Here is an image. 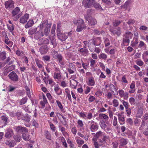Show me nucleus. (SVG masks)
<instances>
[{
	"instance_id": "nucleus-1",
	"label": "nucleus",
	"mask_w": 148,
	"mask_h": 148,
	"mask_svg": "<svg viewBox=\"0 0 148 148\" xmlns=\"http://www.w3.org/2000/svg\"><path fill=\"white\" fill-rule=\"evenodd\" d=\"M51 23H48V20H44L42 21L40 25V28L42 29L43 27H45L44 30V34L47 36L50 31Z\"/></svg>"
},
{
	"instance_id": "nucleus-2",
	"label": "nucleus",
	"mask_w": 148,
	"mask_h": 148,
	"mask_svg": "<svg viewBox=\"0 0 148 148\" xmlns=\"http://www.w3.org/2000/svg\"><path fill=\"white\" fill-rule=\"evenodd\" d=\"M52 55L53 58L57 59L61 64H64V58L61 54H58V52L56 51H53L52 52Z\"/></svg>"
},
{
	"instance_id": "nucleus-3",
	"label": "nucleus",
	"mask_w": 148,
	"mask_h": 148,
	"mask_svg": "<svg viewBox=\"0 0 148 148\" xmlns=\"http://www.w3.org/2000/svg\"><path fill=\"white\" fill-rule=\"evenodd\" d=\"M95 0H83V4L85 8H90L93 7Z\"/></svg>"
},
{
	"instance_id": "nucleus-4",
	"label": "nucleus",
	"mask_w": 148,
	"mask_h": 148,
	"mask_svg": "<svg viewBox=\"0 0 148 148\" xmlns=\"http://www.w3.org/2000/svg\"><path fill=\"white\" fill-rule=\"evenodd\" d=\"M85 18L88 21V23L90 25H94L97 23L96 20L90 16H86Z\"/></svg>"
},
{
	"instance_id": "nucleus-5",
	"label": "nucleus",
	"mask_w": 148,
	"mask_h": 148,
	"mask_svg": "<svg viewBox=\"0 0 148 148\" xmlns=\"http://www.w3.org/2000/svg\"><path fill=\"white\" fill-rule=\"evenodd\" d=\"M16 131L19 133H27L28 130L25 127H23L20 125L16 127Z\"/></svg>"
},
{
	"instance_id": "nucleus-6",
	"label": "nucleus",
	"mask_w": 148,
	"mask_h": 148,
	"mask_svg": "<svg viewBox=\"0 0 148 148\" xmlns=\"http://www.w3.org/2000/svg\"><path fill=\"white\" fill-rule=\"evenodd\" d=\"M9 78L12 81L17 82L18 80V77L16 73L14 71L10 72L8 75Z\"/></svg>"
},
{
	"instance_id": "nucleus-7",
	"label": "nucleus",
	"mask_w": 148,
	"mask_h": 148,
	"mask_svg": "<svg viewBox=\"0 0 148 148\" xmlns=\"http://www.w3.org/2000/svg\"><path fill=\"white\" fill-rule=\"evenodd\" d=\"M94 121L92 120L88 121V123L89 125H90V130L92 132H93L97 130L98 128V126L96 124H94Z\"/></svg>"
},
{
	"instance_id": "nucleus-8",
	"label": "nucleus",
	"mask_w": 148,
	"mask_h": 148,
	"mask_svg": "<svg viewBox=\"0 0 148 148\" xmlns=\"http://www.w3.org/2000/svg\"><path fill=\"white\" fill-rule=\"evenodd\" d=\"M14 135L12 130L10 128L7 129L5 131V136L6 138L10 139Z\"/></svg>"
},
{
	"instance_id": "nucleus-9",
	"label": "nucleus",
	"mask_w": 148,
	"mask_h": 148,
	"mask_svg": "<svg viewBox=\"0 0 148 148\" xmlns=\"http://www.w3.org/2000/svg\"><path fill=\"white\" fill-rule=\"evenodd\" d=\"M67 70L70 74H73L76 71L75 66L72 63H70L69 64Z\"/></svg>"
},
{
	"instance_id": "nucleus-10",
	"label": "nucleus",
	"mask_w": 148,
	"mask_h": 148,
	"mask_svg": "<svg viewBox=\"0 0 148 148\" xmlns=\"http://www.w3.org/2000/svg\"><path fill=\"white\" fill-rule=\"evenodd\" d=\"M44 35V33L43 32L42 30L40 28V30L37 32H36L34 34V38L36 40H38Z\"/></svg>"
},
{
	"instance_id": "nucleus-11",
	"label": "nucleus",
	"mask_w": 148,
	"mask_h": 148,
	"mask_svg": "<svg viewBox=\"0 0 148 148\" xmlns=\"http://www.w3.org/2000/svg\"><path fill=\"white\" fill-rule=\"evenodd\" d=\"M14 2L12 0H8L5 2V7L6 9L13 8L14 7Z\"/></svg>"
},
{
	"instance_id": "nucleus-12",
	"label": "nucleus",
	"mask_w": 148,
	"mask_h": 148,
	"mask_svg": "<svg viewBox=\"0 0 148 148\" xmlns=\"http://www.w3.org/2000/svg\"><path fill=\"white\" fill-rule=\"evenodd\" d=\"M29 14H25L24 15L22 16L20 19V22L22 24H24L26 23L29 18Z\"/></svg>"
},
{
	"instance_id": "nucleus-13",
	"label": "nucleus",
	"mask_w": 148,
	"mask_h": 148,
	"mask_svg": "<svg viewBox=\"0 0 148 148\" xmlns=\"http://www.w3.org/2000/svg\"><path fill=\"white\" fill-rule=\"evenodd\" d=\"M118 120L120 124L121 125H123L125 123V118L124 116L122 115L120 113L117 114Z\"/></svg>"
},
{
	"instance_id": "nucleus-14",
	"label": "nucleus",
	"mask_w": 148,
	"mask_h": 148,
	"mask_svg": "<svg viewBox=\"0 0 148 148\" xmlns=\"http://www.w3.org/2000/svg\"><path fill=\"white\" fill-rule=\"evenodd\" d=\"M48 49L47 46H43L40 47L39 51L41 54H43L47 52Z\"/></svg>"
},
{
	"instance_id": "nucleus-15",
	"label": "nucleus",
	"mask_w": 148,
	"mask_h": 148,
	"mask_svg": "<svg viewBox=\"0 0 148 148\" xmlns=\"http://www.w3.org/2000/svg\"><path fill=\"white\" fill-rule=\"evenodd\" d=\"M123 36V37H125V38H127L130 40V39L132 38L133 34L132 32L128 31L124 34Z\"/></svg>"
},
{
	"instance_id": "nucleus-16",
	"label": "nucleus",
	"mask_w": 148,
	"mask_h": 148,
	"mask_svg": "<svg viewBox=\"0 0 148 148\" xmlns=\"http://www.w3.org/2000/svg\"><path fill=\"white\" fill-rule=\"evenodd\" d=\"M130 42V40L127 38H125V37H123L122 40V42L121 45L123 46L128 45Z\"/></svg>"
},
{
	"instance_id": "nucleus-17",
	"label": "nucleus",
	"mask_w": 148,
	"mask_h": 148,
	"mask_svg": "<svg viewBox=\"0 0 148 148\" xmlns=\"http://www.w3.org/2000/svg\"><path fill=\"white\" fill-rule=\"evenodd\" d=\"M30 115H28V114H26L25 115L23 116L21 118V120L25 121L26 122H29L30 120Z\"/></svg>"
},
{
	"instance_id": "nucleus-18",
	"label": "nucleus",
	"mask_w": 148,
	"mask_h": 148,
	"mask_svg": "<svg viewBox=\"0 0 148 148\" xmlns=\"http://www.w3.org/2000/svg\"><path fill=\"white\" fill-rule=\"evenodd\" d=\"M86 47L84 46L83 48L80 49L79 51L84 56H86L88 54V50L86 49Z\"/></svg>"
},
{
	"instance_id": "nucleus-19",
	"label": "nucleus",
	"mask_w": 148,
	"mask_h": 148,
	"mask_svg": "<svg viewBox=\"0 0 148 148\" xmlns=\"http://www.w3.org/2000/svg\"><path fill=\"white\" fill-rule=\"evenodd\" d=\"M91 41L92 44H93L95 46L99 45L101 43V40L99 39H97L95 41L94 39H92L90 40Z\"/></svg>"
},
{
	"instance_id": "nucleus-20",
	"label": "nucleus",
	"mask_w": 148,
	"mask_h": 148,
	"mask_svg": "<svg viewBox=\"0 0 148 148\" xmlns=\"http://www.w3.org/2000/svg\"><path fill=\"white\" fill-rule=\"evenodd\" d=\"M22 136L23 139L25 141H29L30 139V135L25 133H22Z\"/></svg>"
},
{
	"instance_id": "nucleus-21",
	"label": "nucleus",
	"mask_w": 148,
	"mask_h": 148,
	"mask_svg": "<svg viewBox=\"0 0 148 148\" xmlns=\"http://www.w3.org/2000/svg\"><path fill=\"white\" fill-rule=\"evenodd\" d=\"M86 28V26L85 24L83 25H78L77 28L76 29V31L77 32H79L82 31L83 29H84Z\"/></svg>"
},
{
	"instance_id": "nucleus-22",
	"label": "nucleus",
	"mask_w": 148,
	"mask_h": 148,
	"mask_svg": "<svg viewBox=\"0 0 148 148\" xmlns=\"http://www.w3.org/2000/svg\"><path fill=\"white\" fill-rule=\"evenodd\" d=\"M20 8L18 7H16L12 11V14L13 16L16 15L20 11Z\"/></svg>"
},
{
	"instance_id": "nucleus-23",
	"label": "nucleus",
	"mask_w": 148,
	"mask_h": 148,
	"mask_svg": "<svg viewBox=\"0 0 148 148\" xmlns=\"http://www.w3.org/2000/svg\"><path fill=\"white\" fill-rule=\"evenodd\" d=\"M1 119L4 123V126L6 125L7 124L8 120L7 116L5 115L2 116L1 117Z\"/></svg>"
},
{
	"instance_id": "nucleus-24",
	"label": "nucleus",
	"mask_w": 148,
	"mask_h": 148,
	"mask_svg": "<svg viewBox=\"0 0 148 148\" xmlns=\"http://www.w3.org/2000/svg\"><path fill=\"white\" fill-rule=\"evenodd\" d=\"M59 39L61 40L62 41H65L67 38V36L66 34H60L58 36Z\"/></svg>"
},
{
	"instance_id": "nucleus-25",
	"label": "nucleus",
	"mask_w": 148,
	"mask_h": 148,
	"mask_svg": "<svg viewBox=\"0 0 148 148\" xmlns=\"http://www.w3.org/2000/svg\"><path fill=\"white\" fill-rule=\"evenodd\" d=\"M5 42L9 46H12V42L8 40L9 38L6 34H5Z\"/></svg>"
},
{
	"instance_id": "nucleus-26",
	"label": "nucleus",
	"mask_w": 148,
	"mask_h": 148,
	"mask_svg": "<svg viewBox=\"0 0 148 148\" xmlns=\"http://www.w3.org/2000/svg\"><path fill=\"white\" fill-rule=\"evenodd\" d=\"M119 144L121 146L125 145L127 143V141L126 139L124 138H122L119 140Z\"/></svg>"
},
{
	"instance_id": "nucleus-27",
	"label": "nucleus",
	"mask_w": 148,
	"mask_h": 148,
	"mask_svg": "<svg viewBox=\"0 0 148 148\" xmlns=\"http://www.w3.org/2000/svg\"><path fill=\"white\" fill-rule=\"evenodd\" d=\"M77 82L75 80L70 81V85L72 88L75 89L77 84Z\"/></svg>"
},
{
	"instance_id": "nucleus-28",
	"label": "nucleus",
	"mask_w": 148,
	"mask_h": 148,
	"mask_svg": "<svg viewBox=\"0 0 148 148\" xmlns=\"http://www.w3.org/2000/svg\"><path fill=\"white\" fill-rule=\"evenodd\" d=\"M99 118L104 119L105 121H107L108 119V116L105 114L100 113L99 114Z\"/></svg>"
},
{
	"instance_id": "nucleus-29",
	"label": "nucleus",
	"mask_w": 148,
	"mask_h": 148,
	"mask_svg": "<svg viewBox=\"0 0 148 148\" xmlns=\"http://www.w3.org/2000/svg\"><path fill=\"white\" fill-rule=\"evenodd\" d=\"M131 3V1L129 0L126 2L123 5H121L120 7L121 8H123L126 9L127 8L128 5Z\"/></svg>"
},
{
	"instance_id": "nucleus-30",
	"label": "nucleus",
	"mask_w": 148,
	"mask_h": 148,
	"mask_svg": "<svg viewBox=\"0 0 148 148\" xmlns=\"http://www.w3.org/2000/svg\"><path fill=\"white\" fill-rule=\"evenodd\" d=\"M34 22L33 20H30L27 22V23L25 25V27L26 28H28L32 26Z\"/></svg>"
},
{
	"instance_id": "nucleus-31",
	"label": "nucleus",
	"mask_w": 148,
	"mask_h": 148,
	"mask_svg": "<svg viewBox=\"0 0 148 148\" xmlns=\"http://www.w3.org/2000/svg\"><path fill=\"white\" fill-rule=\"evenodd\" d=\"M23 116V114L21 112H17L15 113V116L17 118L18 120L21 119L22 117Z\"/></svg>"
},
{
	"instance_id": "nucleus-32",
	"label": "nucleus",
	"mask_w": 148,
	"mask_h": 148,
	"mask_svg": "<svg viewBox=\"0 0 148 148\" xmlns=\"http://www.w3.org/2000/svg\"><path fill=\"white\" fill-rule=\"evenodd\" d=\"M110 89L111 90L112 92L113 93H114V92L113 90H112V89H113L116 92V93H114V95H118V92L117 90H116V88L114 86V85L113 84H111L110 85Z\"/></svg>"
},
{
	"instance_id": "nucleus-33",
	"label": "nucleus",
	"mask_w": 148,
	"mask_h": 148,
	"mask_svg": "<svg viewBox=\"0 0 148 148\" xmlns=\"http://www.w3.org/2000/svg\"><path fill=\"white\" fill-rule=\"evenodd\" d=\"M37 30V29L36 27L32 28H31L28 31V33L29 35H33L34 34H35V32Z\"/></svg>"
},
{
	"instance_id": "nucleus-34",
	"label": "nucleus",
	"mask_w": 148,
	"mask_h": 148,
	"mask_svg": "<svg viewBox=\"0 0 148 148\" xmlns=\"http://www.w3.org/2000/svg\"><path fill=\"white\" fill-rule=\"evenodd\" d=\"M27 98L26 97L23 98L20 100L19 102L20 105H22L25 103L27 102Z\"/></svg>"
},
{
	"instance_id": "nucleus-35",
	"label": "nucleus",
	"mask_w": 148,
	"mask_h": 148,
	"mask_svg": "<svg viewBox=\"0 0 148 148\" xmlns=\"http://www.w3.org/2000/svg\"><path fill=\"white\" fill-rule=\"evenodd\" d=\"M88 47L89 49L92 52L95 49V46L93 44H92V43H91V41L90 42V43H89V44L88 45Z\"/></svg>"
},
{
	"instance_id": "nucleus-36",
	"label": "nucleus",
	"mask_w": 148,
	"mask_h": 148,
	"mask_svg": "<svg viewBox=\"0 0 148 148\" xmlns=\"http://www.w3.org/2000/svg\"><path fill=\"white\" fill-rule=\"evenodd\" d=\"M54 89L55 92L58 95H60L62 93V90L58 87H55Z\"/></svg>"
},
{
	"instance_id": "nucleus-37",
	"label": "nucleus",
	"mask_w": 148,
	"mask_h": 148,
	"mask_svg": "<svg viewBox=\"0 0 148 148\" xmlns=\"http://www.w3.org/2000/svg\"><path fill=\"white\" fill-rule=\"evenodd\" d=\"M95 84V82L94 78H90L89 79L88 85L90 86H94Z\"/></svg>"
},
{
	"instance_id": "nucleus-38",
	"label": "nucleus",
	"mask_w": 148,
	"mask_h": 148,
	"mask_svg": "<svg viewBox=\"0 0 148 148\" xmlns=\"http://www.w3.org/2000/svg\"><path fill=\"white\" fill-rule=\"evenodd\" d=\"M51 44L53 45V47H55L57 44L55 38L53 37H52L51 39Z\"/></svg>"
},
{
	"instance_id": "nucleus-39",
	"label": "nucleus",
	"mask_w": 148,
	"mask_h": 148,
	"mask_svg": "<svg viewBox=\"0 0 148 148\" xmlns=\"http://www.w3.org/2000/svg\"><path fill=\"white\" fill-rule=\"evenodd\" d=\"M103 135V133L101 131H99L96 133L95 136L97 138H99L102 137Z\"/></svg>"
},
{
	"instance_id": "nucleus-40",
	"label": "nucleus",
	"mask_w": 148,
	"mask_h": 148,
	"mask_svg": "<svg viewBox=\"0 0 148 148\" xmlns=\"http://www.w3.org/2000/svg\"><path fill=\"white\" fill-rule=\"evenodd\" d=\"M56 103L58 105V106L60 108L62 112H64V110L63 108V106L62 105L61 103L58 101H56Z\"/></svg>"
},
{
	"instance_id": "nucleus-41",
	"label": "nucleus",
	"mask_w": 148,
	"mask_h": 148,
	"mask_svg": "<svg viewBox=\"0 0 148 148\" xmlns=\"http://www.w3.org/2000/svg\"><path fill=\"white\" fill-rule=\"evenodd\" d=\"M99 58L100 59H103L105 60L107 58V55L104 53H101L99 56Z\"/></svg>"
},
{
	"instance_id": "nucleus-42",
	"label": "nucleus",
	"mask_w": 148,
	"mask_h": 148,
	"mask_svg": "<svg viewBox=\"0 0 148 148\" xmlns=\"http://www.w3.org/2000/svg\"><path fill=\"white\" fill-rule=\"evenodd\" d=\"M100 125L101 128L103 130H105L107 126L104 121L103 120L101 122Z\"/></svg>"
},
{
	"instance_id": "nucleus-43",
	"label": "nucleus",
	"mask_w": 148,
	"mask_h": 148,
	"mask_svg": "<svg viewBox=\"0 0 148 148\" xmlns=\"http://www.w3.org/2000/svg\"><path fill=\"white\" fill-rule=\"evenodd\" d=\"M54 75V77L55 79H59L61 78V75L60 73H55Z\"/></svg>"
},
{
	"instance_id": "nucleus-44",
	"label": "nucleus",
	"mask_w": 148,
	"mask_h": 148,
	"mask_svg": "<svg viewBox=\"0 0 148 148\" xmlns=\"http://www.w3.org/2000/svg\"><path fill=\"white\" fill-rule=\"evenodd\" d=\"M45 135L47 139L49 140H51V134L48 131L45 132Z\"/></svg>"
},
{
	"instance_id": "nucleus-45",
	"label": "nucleus",
	"mask_w": 148,
	"mask_h": 148,
	"mask_svg": "<svg viewBox=\"0 0 148 148\" xmlns=\"http://www.w3.org/2000/svg\"><path fill=\"white\" fill-rule=\"evenodd\" d=\"M6 53L4 52H2L0 54V58L3 60L5 59Z\"/></svg>"
},
{
	"instance_id": "nucleus-46",
	"label": "nucleus",
	"mask_w": 148,
	"mask_h": 148,
	"mask_svg": "<svg viewBox=\"0 0 148 148\" xmlns=\"http://www.w3.org/2000/svg\"><path fill=\"white\" fill-rule=\"evenodd\" d=\"M25 89L26 90V93L28 96L29 98L30 97L31 95L30 94V91L29 88L27 86H26L25 87Z\"/></svg>"
},
{
	"instance_id": "nucleus-47",
	"label": "nucleus",
	"mask_w": 148,
	"mask_h": 148,
	"mask_svg": "<svg viewBox=\"0 0 148 148\" xmlns=\"http://www.w3.org/2000/svg\"><path fill=\"white\" fill-rule=\"evenodd\" d=\"M122 21L118 20L115 21L113 23L114 26L117 27L121 23Z\"/></svg>"
},
{
	"instance_id": "nucleus-48",
	"label": "nucleus",
	"mask_w": 148,
	"mask_h": 148,
	"mask_svg": "<svg viewBox=\"0 0 148 148\" xmlns=\"http://www.w3.org/2000/svg\"><path fill=\"white\" fill-rule=\"evenodd\" d=\"M42 43L45 44H48L49 42V40L47 38H43L41 41Z\"/></svg>"
},
{
	"instance_id": "nucleus-49",
	"label": "nucleus",
	"mask_w": 148,
	"mask_h": 148,
	"mask_svg": "<svg viewBox=\"0 0 148 148\" xmlns=\"http://www.w3.org/2000/svg\"><path fill=\"white\" fill-rule=\"evenodd\" d=\"M8 29L10 32H12L14 29V26L13 24L10 26H8Z\"/></svg>"
},
{
	"instance_id": "nucleus-50",
	"label": "nucleus",
	"mask_w": 148,
	"mask_h": 148,
	"mask_svg": "<svg viewBox=\"0 0 148 148\" xmlns=\"http://www.w3.org/2000/svg\"><path fill=\"white\" fill-rule=\"evenodd\" d=\"M14 138L17 142H19L21 140V137L18 135L14 136Z\"/></svg>"
},
{
	"instance_id": "nucleus-51",
	"label": "nucleus",
	"mask_w": 148,
	"mask_h": 148,
	"mask_svg": "<svg viewBox=\"0 0 148 148\" xmlns=\"http://www.w3.org/2000/svg\"><path fill=\"white\" fill-rule=\"evenodd\" d=\"M113 106L117 107L119 106V102L116 99H114L112 101Z\"/></svg>"
},
{
	"instance_id": "nucleus-52",
	"label": "nucleus",
	"mask_w": 148,
	"mask_h": 148,
	"mask_svg": "<svg viewBox=\"0 0 148 148\" xmlns=\"http://www.w3.org/2000/svg\"><path fill=\"white\" fill-rule=\"evenodd\" d=\"M118 31H112V32L113 34H116L118 36H119L121 34V32L120 30V28H119Z\"/></svg>"
},
{
	"instance_id": "nucleus-53",
	"label": "nucleus",
	"mask_w": 148,
	"mask_h": 148,
	"mask_svg": "<svg viewBox=\"0 0 148 148\" xmlns=\"http://www.w3.org/2000/svg\"><path fill=\"white\" fill-rule=\"evenodd\" d=\"M105 46L106 47H108L110 45V42L108 38H106L104 41Z\"/></svg>"
},
{
	"instance_id": "nucleus-54",
	"label": "nucleus",
	"mask_w": 148,
	"mask_h": 148,
	"mask_svg": "<svg viewBox=\"0 0 148 148\" xmlns=\"http://www.w3.org/2000/svg\"><path fill=\"white\" fill-rule=\"evenodd\" d=\"M102 2L109 5L111 4L112 0H101Z\"/></svg>"
},
{
	"instance_id": "nucleus-55",
	"label": "nucleus",
	"mask_w": 148,
	"mask_h": 148,
	"mask_svg": "<svg viewBox=\"0 0 148 148\" xmlns=\"http://www.w3.org/2000/svg\"><path fill=\"white\" fill-rule=\"evenodd\" d=\"M36 63L38 67L39 68H41L42 67V65L41 64L42 62L38 60L36 61Z\"/></svg>"
},
{
	"instance_id": "nucleus-56",
	"label": "nucleus",
	"mask_w": 148,
	"mask_h": 148,
	"mask_svg": "<svg viewBox=\"0 0 148 148\" xmlns=\"http://www.w3.org/2000/svg\"><path fill=\"white\" fill-rule=\"evenodd\" d=\"M50 59V57L49 56H44L42 57V60L44 61H49Z\"/></svg>"
},
{
	"instance_id": "nucleus-57",
	"label": "nucleus",
	"mask_w": 148,
	"mask_h": 148,
	"mask_svg": "<svg viewBox=\"0 0 148 148\" xmlns=\"http://www.w3.org/2000/svg\"><path fill=\"white\" fill-rule=\"evenodd\" d=\"M122 101L123 104L125 108H127L130 106L129 103L128 102H126L124 100H123Z\"/></svg>"
},
{
	"instance_id": "nucleus-58",
	"label": "nucleus",
	"mask_w": 148,
	"mask_h": 148,
	"mask_svg": "<svg viewBox=\"0 0 148 148\" xmlns=\"http://www.w3.org/2000/svg\"><path fill=\"white\" fill-rule=\"evenodd\" d=\"M93 6H94L96 8H100L101 7L99 4L97 3H95V2L94 3Z\"/></svg>"
},
{
	"instance_id": "nucleus-59",
	"label": "nucleus",
	"mask_w": 148,
	"mask_h": 148,
	"mask_svg": "<svg viewBox=\"0 0 148 148\" xmlns=\"http://www.w3.org/2000/svg\"><path fill=\"white\" fill-rule=\"evenodd\" d=\"M78 25H85L84 24V21L82 19L79 18L78 19L77 23Z\"/></svg>"
},
{
	"instance_id": "nucleus-60",
	"label": "nucleus",
	"mask_w": 148,
	"mask_h": 148,
	"mask_svg": "<svg viewBox=\"0 0 148 148\" xmlns=\"http://www.w3.org/2000/svg\"><path fill=\"white\" fill-rule=\"evenodd\" d=\"M117 123V119L116 117L114 116V119L113 122V125L115 126L116 125Z\"/></svg>"
},
{
	"instance_id": "nucleus-61",
	"label": "nucleus",
	"mask_w": 148,
	"mask_h": 148,
	"mask_svg": "<svg viewBox=\"0 0 148 148\" xmlns=\"http://www.w3.org/2000/svg\"><path fill=\"white\" fill-rule=\"evenodd\" d=\"M118 92L120 96L121 97H123L124 94L125 92L123 90H119L118 91Z\"/></svg>"
},
{
	"instance_id": "nucleus-62",
	"label": "nucleus",
	"mask_w": 148,
	"mask_h": 148,
	"mask_svg": "<svg viewBox=\"0 0 148 148\" xmlns=\"http://www.w3.org/2000/svg\"><path fill=\"white\" fill-rule=\"evenodd\" d=\"M135 21L133 19H129L127 23L129 25H132L135 23Z\"/></svg>"
},
{
	"instance_id": "nucleus-63",
	"label": "nucleus",
	"mask_w": 148,
	"mask_h": 148,
	"mask_svg": "<svg viewBox=\"0 0 148 148\" xmlns=\"http://www.w3.org/2000/svg\"><path fill=\"white\" fill-rule=\"evenodd\" d=\"M126 111L127 113L128 114L127 116H129L131 113V110L130 108H129V107L127 108H126Z\"/></svg>"
},
{
	"instance_id": "nucleus-64",
	"label": "nucleus",
	"mask_w": 148,
	"mask_h": 148,
	"mask_svg": "<svg viewBox=\"0 0 148 148\" xmlns=\"http://www.w3.org/2000/svg\"><path fill=\"white\" fill-rule=\"evenodd\" d=\"M22 108L26 112H27L29 113L30 112L29 110V109L28 107H26L25 106H22Z\"/></svg>"
}]
</instances>
